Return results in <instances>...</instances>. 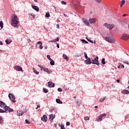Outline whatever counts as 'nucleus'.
Listing matches in <instances>:
<instances>
[{
	"instance_id": "e433bc0d",
	"label": "nucleus",
	"mask_w": 129,
	"mask_h": 129,
	"mask_svg": "<svg viewBox=\"0 0 129 129\" xmlns=\"http://www.w3.org/2000/svg\"><path fill=\"white\" fill-rule=\"evenodd\" d=\"M60 129H66L65 127H64V124H61Z\"/></svg>"
},
{
	"instance_id": "72a5a7b5",
	"label": "nucleus",
	"mask_w": 129,
	"mask_h": 129,
	"mask_svg": "<svg viewBox=\"0 0 129 129\" xmlns=\"http://www.w3.org/2000/svg\"><path fill=\"white\" fill-rule=\"evenodd\" d=\"M5 42H6V44H7V45H10V44H11V42L12 41H9L8 40H6L5 41Z\"/></svg>"
},
{
	"instance_id": "4c0bfd02",
	"label": "nucleus",
	"mask_w": 129,
	"mask_h": 129,
	"mask_svg": "<svg viewBox=\"0 0 129 129\" xmlns=\"http://www.w3.org/2000/svg\"><path fill=\"white\" fill-rule=\"evenodd\" d=\"M47 58L48 59V60H50L52 59V58H51V56H50V55H47Z\"/></svg>"
},
{
	"instance_id": "ea45409f",
	"label": "nucleus",
	"mask_w": 129,
	"mask_h": 129,
	"mask_svg": "<svg viewBox=\"0 0 129 129\" xmlns=\"http://www.w3.org/2000/svg\"><path fill=\"white\" fill-rule=\"evenodd\" d=\"M87 40L88 41V42H90V43H93V41L88 39L87 38Z\"/></svg>"
},
{
	"instance_id": "a211bd4d",
	"label": "nucleus",
	"mask_w": 129,
	"mask_h": 129,
	"mask_svg": "<svg viewBox=\"0 0 129 129\" xmlns=\"http://www.w3.org/2000/svg\"><path fill=\"white\" fill-rule=\"evenodd\" d=\"M49 43L51 42V43H56V42H59V37H57L56 39H53L51 41H49Z\"/></svg>"
},
{
	"instance_id": "774afa93",
	"label": "nucleus",
	"mask_w": 129,
	"mask_h": 129,
	"mask_svg": "<svg viewBox=\"0 0 129 129\" xmlns=\"http://www.w3.org/2000/svg\"><path fill=\"white\" fill-rule=\"evenodd\" d=\"M95 108H98V107L97 106H95Z\"/></svg>"
},
{
	"instance_id": "f03ea898",
	"label": "nucleus",
	"mask_w": 129,
	"mask_h": 129,
	"mask_svg": "<svg viewBox=\"0 0 129 129\" xmlns=\"http://www.w3.org/2000/svg\"><path fill=\"white\" fill-rule=\"evenodd\" d=\"M0 107L1 108H3L5 109L6 112H13L14 110L11 108L10 107L7 106L6 103H4V102L0 101Z\"/></svg>"
},
{
	"instance_id": "79ce46f5",
	"label": "nucleus",
	"mask_w": 129,
	"mask_h": 129,
	"mask_svg": "<svg viewBox=\"0 0 129 129\" xmlns=\"http://www.w3.org/2000/svg\"><path fill=\"white\" fill-rule=\"evenodd\" d=\"M95 2L98 3V4H100L101 3V0H95Z\"/></svg>"
},
{
	"instance_id": "a19ab883",
	"label": "nucleus",
	"mask_w": 129,
	"mask_h": 129,
	"mask_svg": "<svg viewBox=\"0 0 129 129\" xmlns=\"http://www.w3.org/2000/svg\"><path fill=\"white\" fill-rule=\"evenodd\" d=\"M84 55L86 59H88V56H87V54H86V52H84Z\"/></svg>"
},
{
	"instance_id": "bb28decb",
	"label": "nucleus",
	"mask_w": 129,
	"mask_h": 129,
	"mask_svg": "<svg viewBox=\"0 0 129 129\" xmlns=\"http://www.w3.org/2000/svg\"><path fill=\"white\" fill-rule=\"evenodd\" d=\"M0 27H1V29L4 28V22H3V21L0 22Z\"/></svg>"
},
{
	"instance_id": "13d9d810",
	"label": "nucleus",
	"mask_w": 129,
	"mask_h": 129,
	"mask_svg": "<svg viewBox=\"0 0 129 129\" xmlns=\"http://www.w3.org/2000/svg\"><path fill=\"white\" fill-rule=\"evenodd\" d=\"M114 61L115 62L117 61V58H115V59H114Z\"/></svg>"
},
{
	"instance_id": "4be33fe9",
	"label": "nucleus",
	"mask_w": 129,
	"mask_h": 129,
	"mask_svg": "<svg viewBox=\"0 0 129 129\" xmlns=\"http://www.w3.org/2000/svg\"><path fill=\"white\" fill-rule=\"evenodd\" d=\"M84 23L86 25V26H89V22H88V20H84Z\"/></svg>"
},
{
	"instance_id": "603ef678",
	"label": "nucleus",
	"mask_w": 129,
	"mask_h": 129,
	"mask_svg": "<svg viewBox=\"0 0 129 129\" xmlns=\"http://www.w3.org/2000/svg\"><path fill=\"white\" fill-rule=\"evenodd\" d=\"M38 44H40V45H43V43L41 41L38 42Z\"/></svg>"
},
{
	"instance_id": "864d4df0",
	"label": "nucleus",
	"mask_w": 129,
	"mask_h": 129,
	"mask_svg": "<svg viewBox=\"0 0 129 129\" xmlns=\"http://www.w3.org/2000/svg\"><path fill=\"white\" fill-rule=\"evenodd\" d=\"M56 44L57 47L58 48H60V46H59V44H58L57 43H56Z\"/></svg>"
},
{
	"instance_id": "9b49d317",
	"label": "nucleus",
	"mask_w": 129,
	"mask_h": 129,
	"mask_svg": "<svg viewBox=\"0 0 129 129\" xmlns=\"http://www.w3.org/2000/svg\"><path fill=\"white\" fill-rule=\"evenodd\" d=\"M54 118H55V115L54 114L49 115V119L50 122H52L53 121V119H54Z\"/></svg>"
},
{
	"instance_id": "7ed1b4c3",
	"label": "nucleus",
	"mask_w": 129,
	"mask_h": 129,
	"mask_svg": "<svg viewBox=\"0 0 129 129\" xmlns=\"http://www.w3.org/2000/svg\"><path fill=\"white\" fill-rule=\"evenodd\" d=\"M108 36H109V37H105V41L109 43H114L115 42V39L112 37L113 35H112V33H109Z\"/></svg>"
},
{
	"instance_id": "b1692460",
	"label": "nucleus",
	"mask_w": 129,
	"mask_h": 129,
	"mask_svg": "<svg viewBox=\"0 0 129 129\" xmlns=\"http://www.w3.org/2000/svg\"><path fill=\"white\" fill-rule=\"evenodd\" d=\"M49 61H50V65L52 66H53V65H55V61H54L52 59H50Z\"/></svg>"
},
{
	"instance_id": "aec40b11",
	"label": "nucleus",
	"mask_w": 129,
	"mask_h": 129,
	"mask_svg": "<svg viewBox=\"0 0 129 129\" xmlns=\"http://www.w3.org/2000/svg\"><path fill=\"white\" fill-rule=\"evenodd\" d=\"M124 3H125V1L122 0L120 2V7H121L123 5H124Z\"/></svg>"
},
{
	"instance_id": "2f4dec72",
	"label": "nucleus",
	"mask_w": 129,
	"mask_h": 129,
	"mask_svg": "<svg viewBox=\"0 0 129 129\" xmlns=\"http://www.w3.org/2000/svg\"><path fill=\"white\" fill-rule=\"evenodd\" d=\"M38 66L39 67V68L41 69V70H43L44 71V69H45V68L43 67L42 66L38 64Z\"/></svg>"
},
{
	"instance_id": "2eb2a0df",
	"label": "nucleus",
	"mask_w": 129,
	"mask_h": 129,
	"mask_svg": "<svg viewBox=\"0 0 129 129\" xmlns=\"http://www.w3.org/2000/svg\"><path fill=\"white\" fill-rule=\"evenodd\" d=\"M89 22L90 23V24H94V23H95V22H96L95 18H90L89 19Z\"/></svg>"
},
{
	"instance_id": "a878e982",
	"label": "nucleus",
	"mask_w": 129,
	"mask_h": 129,
	"mask_svg": "<svg viewBox=\"0 0 129 129\" xmlns=\"http://www.w3.org/2000/svg\"><path fill=\"white\" fill-rule=\"evenodd\" d=\"M105 97L102 98L100 99L99 101L100 102H103V101H104V100H105Z\"/></svg>"
},
{
	"instance_id": "bf43d9fd",
	"label": "nucleus",
	"mask_w": 129,
	"mask_h": 129,
	"mask_svg": "<svg viewBox=\"0 0 129 129\" xmlns=\"http://www.w3.org/2000/svg\"><path fill=\"white\" fill-rule=\"evenodd\" d=\"M37 106L39 108V107H40V105L39 104H37Z\"/></svg>"
},
{
	"instance_id": "f3484780",
	"label": "nucleus",
	"mask_w": 129,
	"mask_h": 129,
	"mask_svg": "<svg viewBox=\"0 0 129 129\" xmlns=\"http://www.w3.org/2000/svg\"><path fill=\"white\" fill-rule=\"evenodd\" d=\"M43 71H44V72H46L47 73H48V74L49 73H51V72H52V71H51V70H49L48 69V68H46L44 69Z\"/></svg>"
},
{
	"instance_id": "680f3d73",
	"label": "nucleus",
	"mask_w": 129,
	"mask_h": 129,
	"mask_svg": "<svg viewBox=\"0 0 129 129\" xmlns=\"http://www.w3.org/2000/svg\"><path fill=\"white\" fill-rule=\"evenodd\" d=\"M54 126H55V127H57V124L55 123L54 124Z\"/></svg>"
},
{
	"instance_id": "a18cd8bd",
	"label": "nucleus",
	"mask_w": 129,
	"mask_h": 129,
	"mask_svg": "<svg viewBox=\"0 0 129 129\" xmlns=\"http://www.w3.org/2000/svg\"><path fill=\"white\" fill-rule=\"evenodd\" d=\"M43 44H40V45L39 46V48L42 50V49H43Z\"/></svg>"
},
{
	"instance_id": "f257e3e1",
	"label": "nucleus",
	"mask_w": 129,
	"mask_h": 129,
	"mask_svg": "<svg viewBox=\"0 0 129 129\" xmlns=\"http://www.w3.org/2000/svg\"><path fill=\"white\" fill-rule=\"evenodd\" d=\"M11 24L12 26H13L15 28H19V18H18V16L15 14H12L11 15Z\"/></svg>"
},
{
	"instance_id": "58836bf2",
	"label": "nucleus",
	"mask_w": 129,
	"mask_h": 129,
	"mask_svg": "<svg viewBox=\"0 0 129 129\" xmlns=\"http://www.w3.org/2000/svg\"><path fill=\"white\" fill-rule=\"evenodd\" d=\"M85 120H89V117L88 116H86L84 118Z\"/></svg>"
},
{
	"instance_id": "c9c22d12",
	"label": "nucleus",
	"mask_w": 129,
	"mask_h": 129,
	"mask_svg": "<svg viewBox=\"0 0 129 129\" xmlns=\"http://www.w3.org/2000/svg\"><path fill=\"white\" fill-rule=\"evenodd\" d=\"M0 112H1L2 113H4V112H6V110H4L2 109H0Z\"/></svg>"
},
{
	"instance_id": "8fccbe9b",
	"label": "nucleus",
	"mask_w": 129,
	"mask_h": 129,
	"mask_svg": "<svg viewBox=\"0 0 129 129\" xmlns=\"http://www.w3.org/2000/svg\"><path fill=\"white\" fill-rule=\"evenodd\" d=\"M56 28L57 29H60V26H59V24L56 25Z\"/></svg>"
},
{
	"instance_id": "c85d7f7f",
	"label": "nucleus",
	"mask_w": 129,
	"mask_h": 129,
	"mask_svg": "<svg viewBox=\"0 0 129 129\" xmlns=\"http://www.w3.org/2000/svg\"><path fill=\"white\" fill-rule=\"evenodd\" d=\"M46 18H49L50 17V13L49 12H47L45 14Z\"/></svg>"
},
{
	"instance_id": "6e6d98bb",
	"label": "nucleus",
	"mask_w": 129,
	"mask_h": 129,
	"mask_svg": "<svg viewBox=\"0 0 129 129\" xmlns=\"http://www.w3.org/2000/svg\"><path fill=\"white\" fill-rule=\"evenodd\" d=\"M120 66H121V67H122V68H124V66H123V64H120Z\"/></svg>"
},
{
	"instance_id": "0eeeda50",
	"label": "nucleus",
	"mask_w": 129,
	"mask_h": 129,
	"mask_svg": "<svg viewBox=\"0 0 129 129\" xmlns=\"http://www.w3.org/2000/svg\"><path fill=\"white\" fill-rule=\"evenodd\" d=\"M8 96L10 99L11 100V101H12V102H16V97L15 96V95L10 93Z\"/></svg>"
},
{
	"instance_id": "4d7b16f0",
	"label": "nucleus",
	"mask_w": 129,
	"mask_h": 129,
	"mask_svg": "<svg viewBox=\"0 0 129 129\" xmlns=\"http://www.w3.org/2000/svg\"><path fill=\"white\" fill-rule=\"evenodd\" d=\"M116 82H117V83H119V82H120V81H119V80H116Z\"/></svg>"
},
{
	"instance_id": "338daca9",
	"label": "nucleus",
	"mask_w": 129,
	"mask_h": 129,
	"mask_svg": "<svg viewBox=\"0 0 129 129\" xmlns=\"http://www.w3.org/2000/svg\"><path fill=\"white\" fill-rule=\"evenodd\" d=\"M123 17H126V14H124V15H123Z\"/></svg>"
},
{
	"instance_id": "412c9836",
	"label": "nucleus",
	"mask_w": 129,
	"mask_h": 129,
	"mask_svg": "<svg viewBox=\"0 0 129 129\" xmlns=\"http://www.w3.org/2000/svg\"><path fill=\"white\" fill-rule=\"evenodd\" d=\"M56 101L57 103H59L60 104H62V103H63V102H62V101H61V100H60V99H56Z\"/></svg>"
},
{
	"instance_id": "cd10ccee",
	"label": "nucleus",
	"mask_w": 129,
	"mask_h": 129,
	"mask_svg": "<svg viewBox=\"0 0 129 129\" xmlns=\"http://www.w3.org/2000/svg\"><path fill=\"white\" fill-rule=\"evenodd\" d=\"M76 103L77 104V105H78V106H79V105H80V104H81V101L78 100V101H76Z\"/></svg>"
},
{
	"instance_id": "7c9ffc66",
	"label": "nucleus",
	"mask_w": 129,
	"mask_h": 129,
	"mask_svg": "<svg viewBox=\"0 0 129 129\" xmlns=\"http://www.w3.org/2000/svg\"><path fill=\"white\" fill-rule=\"evenodd\" d=\"M101 63L102 64H103L104 65L105 64L106 62H105V58H102V60H101Z\"/></svg>"
},
{
	"instance_id": "6e6552de",
	"label": "nucleus",
	"mask_w": 129,
	"mask_h": 129,
	"mask_svg": "<svg viewBox=\"0 0 129 129\" xmlns=\"http://www.w3.org/2000/svg\"><path fill=\"white\" fill-rule=\"evenodd\" d=\"M121 40H124V41H127V40L129 39V36L126 34H123L121 37Z\"/></svg>"
},
{
	"instance_id": "1a4fd4ad",
	"label": "nucleus",
	"mask_w": 129,
	"mask_h": 129,
	"mask_svg": "<svg viewBox=\"0 0 129 129\" xmlns=\"http://www.w3.org/2000/svg\"><path fill=\"white\" fill-rule=\"evenodd\" d=\"M84 62L85 63V64H87V65H88V64H91L92 63V61L90 59V57H89L88 58H87V59L84 61Z\"/></svg>"
},
{
	"instance_id": "4468645a",
	"label": "nucleus",
	"mask_w": 129,
	"mask_h": 129,
	"mask_svg": "<svg viewBox=\"0 0 129 129\" xmlns=\"http://www.w3.org/2000/svg\"><path fill=\"white\" fill-rule=\"evenodd\" d=\"M31 7L33 10H35V11H36V12H39V11L40 9H39V7L38 6H33V5H31Z\"/></svg>"
},
{
	"instance_id": "5fc2aeb1",
	"label": "nucleus",
	"mask_w": 129,
	"mask_h": 129,
	"mask_svg": "<svg viewBox=\"0 0 129 129\" xmlns=\"http://www.w3.org/2000/svg\"><path fill=\"white\" fill-rule=\"evenodd\" d=\"M0 45H4V43H3V42H2L1 41H0Z\"/></svg>"
},
{
	"instance_id": "dca6fc26",
	"label": "nucleus",
	"mask_w": 129,
	"mask_h": 129,
	"mask_svg": "<svg viewBox=\"0 0 129 129\" xmlns=\"http://www.w3.org/2000/svg\"><path fill=\"white\" fill-rule=\"evenodd\" d=\"M121 93L122 94H128L129 93V91L127 90H123L121 91Z\"/></svg>"
},
{
	"instance_id": "6ab92c4d",
	"label": "nucleus",
	"mask_w": 129,
	"mask_h": 129,
	"mask_svg": "<svg viewBox=\"0 0 129 129\" xmlns=\"http://www.w3.org/2000/svg\"><path fill=\"white\" fill-rule=\"evenodd\" d=\"M23 114H24V112L21 111H17V115H19V116H20V115H23Z\"/></svg>"
},
{
	"instance_id": "37998d69",
	"label": "nucleus",
	"mask_w": 129,
	"mask_h": 129,
	"mask_svg": "<svg viewBox=\"0 0 129 129\" xmlns=\"http://www.w3.org/2000/svg\"><path fill=\"white\" fill-rule=\"evenodd\" d=\"M30 15L31 16V17H33V18L34 19H35V17H36V16H35V15H34V14H32V13L30 14Z\"/></svg>"
},
{
	"instance_id": "c756f323",
	"label": "nucleus",
	"mask_w": 129,
	"mask_h": 129,
	"mask_svg": "<svg viewBox=\"0 0 129 129\" xmlns=\"http://www.w3.org/2000/svg\"><path fill=\"white\" fill-rule=\"evenodd\" d=\"M33 72L35 73V74H37V75H38L39 72L37 71V70H35L34 68L33 69Z\"/></svg>"
},
{
	"instance_id": "0e129e2a",
	"label": "nucleus",
	"mask_w": 129,
	"mask_h": 129,
	"mask_svg": "<svg viewBox=\"0 0 129 129\" xmlns=\"http://www.w3.org/2000/svg\"><path fill=\"white\" fill-rule=\"evenodd\" d=\"M35 3H38V0H34Z\"/></svg>"
},
{
	"instance_id": "39448f33",
	"label": "nucleus",
	"mask_w": 129,
	"mask_h": 129,
	"mask_svg": "<svg viewBox=\"0 0 129 129\" xmlns=\"http://www.w3.org/2000/svg\"><path fill=\"white\" fill-rule=\"evenodd\" d=\"M104 116H106V114H100L96 118V121H101L102 120V117H104Z\"/></svg>"
},
{
	"instance_id": "5701e85b",
	"label": "nucleus",
	"mask_w": 129,
	"mask_h": 129,
	"mask_svg": "<svg viewBox=\"0 0 129 129\" xmlns=\"http://www.w3.org/2000/svg\"><path fill=\"white\" fill-rule=\"evenodd\" d=\"M63 58L67 61H69V58H68V57H67V55H66V54H63Z\"/></svg>"
},
{
	"instance_id": "473e14b6",
	"label": "nucleus",
	"mask_w": 129,
	"mask_h": 129,
	"mask_svg": "<svg viewBox=\"0 0 129 129\" xmlns=\"http://www.w3.org/2000/svg\"><path fill=\"white\" fill-rule=\"evenodd\" d=\"M82 43H84V44H88V42L87 41L84 40V39H82Z\"/></svg>"
},
{
	"instance_id": "20e7f679",
	"label": "nucleus",
	"mask_w": 129,
	"mask_h": 129,
	"mask_svg": "<svg viewBox=\"0 0 129 129\" xmlns=\"http://www.w3.org/2000/svg\"><path fill=\"white\" fill-rule=\"evenodd\" d=\"M104 26L107 28V29H109V30H112V29H114L115 28V25L113 24H110L108 23H105L104 24Z\"/></svg>"
},
{
	"instance_id": "09e8293b",
	"label": "nucleus",
	"mask_w": 129,
	"mask_h": 129,
	"mask_svg": "<svg viewBox=\"0 0 129 129\" xmlns=\"http://www.w3.org/2000/svg\"><path fill=\"white\" fill-rule=\"evenodd\" d=\"M2 120H3V117L0 116V123H2Z\"/></svg>"
},
{
	"instance_id": "f8f14e48",
	"label": "nucleus",
	"mask_w": 129,
	"mask_h": 129,
	"mask_svg": "<svg viewBox=\"0 0 129 129\" xmlns=\"http://www.w3.org/2000/svg\"><path fill=\"white\" fill-rule=\"evenodd\" d=\"M41 119L42 120V121L46 122L48 119V117L46 115H44L42 117H41Z\"/></svg>"
},
{
	"instance_id": "052dcab7",
	"label": "nucleus",
	"mask_w": 129,
	"mask_h": 129,
	"mask_svg": "<svg viewBox=\"0 0 129 129\" xmlns=\"http://www.w3.org/2000/svg\"><path fill=\"white\" fill-rule=\"evenodd\" d=\"M47 48H48V47H47V46H45V47H44V49H45V50H47Z\"/></svg>"
},
{
	"instance_id": "e2e57ef3",
	"label": "nucleus",
	"mask_w": 129,
	"mask_h": 129,
	"mask_svg": "<svg viewBox=\"0 0 129 129\" xmlns=\"http://www.w3.org/2000/svg\"><path fill=\"white\" fill-rule=\"evenodd\" d=\"M64 16L66 17H68L67 14H64Z\"/></svg>"
},
{
	"instance_id": "ddd939ff",
	"label": "nucleus",
	"mask_w": 129,
	"mask_h": 129,
	"mask_svg": "<svg viewBox=\"0 0 129 129\" xmlns=\"http://www.w3.org/2000/svg\"><path fill=\"white\" fill-rule=\"evenodd\" d=\"M48 87H50V88L52 87H55V84L53 83L52 82H49L48 83Z\"/></svg>"
},
{
	"instance_id": "3c124183",
	"label": "nucleus",
	"mask_w": 129,
	"mask_h": 129,
	"mask_svg": "<svg viewBox=\"0 0 129 129\" xmlns=\"http://www.w3.org/2000/svg\"><path fill=\"white\" fill-rule=\"evenodd\" d=\"M66 125H70V122H67V123H66Z\"/></svg>"
},
{
	"instance_id": "423d86ee",
	"label": "nucleus",
	"mask_w": 129,
	"mask_h": 129,
	"mask_svg": "<svg viewBox=\"0 0 129 129\" xmlns=\"http://www.w3.org/2000/svg\"><path fill=\"white\" fill-rule=\"evenodd\" d=\"M92 64H96L99 66V62L98 61V56H96L94 59H92Z\"/></svg>"
},
{
	"instance_id": "c03bdc74",
	"label": "nucleus",
	"mask_w": 129,
	"mask_h": 129,
	"mask_svg": "<svg viewBox=\"0 0 129 129\" xmlns=\"http://www.w3.org/2000/svg\"><path fill=\"white\" fill-rule=\"evenodd\" d=\"M58 91H59V92H62V89H61V88H58L57 89Z\"/></svg>"
},
{
	"instance_id": "49530a36",
	"label": "nucleus",
	"mask_w": 129,
	"mask_h": 129,
	"mask_svg": "<svg viewBox=\"0 0 129 129\" xmlns=\"http://www.w3.org/2000/svg\"><path fill=\"white\" fill-rule=\"evenodd\" d=\"M123 63H125V64H127V65H129L128 61H123Z\"/></svg>"
},
{
	"instance_id": "f704fd0d",
	"label": "nucleus",
	"mask_w": 129,
	"mask_h": 129,
	"mask_svg": "<svg viewBox=\"0 0 129 129\" xmlns=\"http://www.w3.org/2000/svg\"><path fill=\"white\" fill-rule=\"evenodd\" d=\"M25 122H26V123H27V124H30V123H31V122H30V121H29V120L28 119H26Z\"/></svg>"
},
{
	"instance_id": "393cba45",
	"label": "nucleus",
	"mask_w": 129,
	"mask_h": 129,
	"mask_svg": "<svg viewBox=\"0 0 129 129\" xmlns=\"http://www.w3.org/2000/svg\"><path fill=\"white\" fill-rule=\"evenodd\" d=\"M43 92H44L45 93H47V92H49V91L48 90V89L45 88H43Z\"/></svg>"
},
{
	"instance_id": "de8ad7c7",
	"label": "nucleus",
	"mask_w": 129,
	"mask_h": 129,
	"mask_svg": "<svg viewBox=\"0 0 129 129\" xmlns=\"http://www.w3.org/2000/svg\"><path fill=\"white\" fill-rule=\"evenodd\" d=\"M62 5H66V2H64V1H61V2Z\"/></svg>"
},
{
	"instance_id": "69168bd1",
	"label": "nucleus",
	"mask_w": 129,
	"mask_h": 129,
	"mask_svg": "<svg viewBox=\"0 0 129 129\" xmlns=\"http://www.w3.org/2000/svg\"><path fill=\"white\" fill-rule=\"evenodd\" d=\"M117 68H118V69H119V68H120V65L118 66L117 67Z\"/></svg>"
},
{
	"instance_id": "9d476101",
	"label": "nucleus",
	"mask_w": 129,
	"mask_h": 129,
	"mask_svg": "<svg viewBox=\"0 0 129 129\" xmlns=\"http://www.w3.org/2000/svg\"><path fill=\"white\" fill-rule=\"evenodd\" d=\"M15 69L17 71H22V72H23V68L19 66H16Z\"/></svg>"
}]
</instances>
